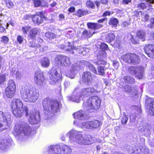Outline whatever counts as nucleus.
Masks as SVG:
<instances>
[{"mask_svg":"<svg viewBox=\"0 0 154 154\" xmlns=\"http://www.w3.org/2000/svg\"><path fill=\"white\" fill-rule=\"evenodd\" d=\"M122 26L123 28L128 27V23L126 22H123L122 23Z\"/></svg>","mask_w":154,"mask_h":154,"instance_id":"obj_64","label":"nucleus"},{"mask_svg":"<svg viewBox=\"0 0 154 154\" xmlns=\"http://www.w3.org/2000/svg\"><path fill=\"white\" fill-rule=\"evenodd\" d=\"M29 116V121L31 124H37L41 120L39 113L38 111L30 112Z\"/></svg>","mask_w":154,"mask_h":154,"instance_id":"obj_11","label":"nucleus"},{"mask_svg":"<svg viewBox=\"0 0 154 154\" xmlns=\"http://www.w3.org/2000/svg\"><path fill=\"white\" fill-rule=\"evenodd\" d=\"M10 118L11 115L8 112H6L4 113L0 111V122H5L7 121L8 124L11 122ZM6 128L4 127L2 124L0 123V132Z\"/></svg>","mask_w":154,"mask_h":154,"instance_id":"obj_10","label":"nucleus"},{"mask_svg":"<svg viewBox=\"0 0 154 154\" xmlns=\"http://www.w3.org/2000/svg\"><path fill=\"white\" fill-rule=\"evenodd\" d=\"M60 146L58 145H51L48 146L46 152L47 154H60Z\"/></svg>","mask_w":154,"mask_h":154,"instance_id":"obj_18","label":"nucleus"},{"mask_svg":"<svg viewBox=\"0 0 154 154\" xmlns=\"http://www.w3.org/2000/svg\"><path fill=\"white\" fill-rule=\"evenodd\" d=\"M6 6L9 8H12L14 6L13 2L9 0H5Z\"/></svg>","mask_w":154,"mask_h":154,"instance_id":"obj_47","label":"nucleus"},{"mask_svg":"<svg viewBox=\"0 0 154 154\" xmlns=\"http://www.w3.org/2000/svg\"><path fill=\"white\" fill-rule=\"evenodd\" d=\"M131 63L134 64H137L140 61L138 56L134 54H131Z\"/></svg>","mask_w":154,"mask_h":154,"instance_id":"obj_31","label":"nucleus"},{"mask_svg":"<svg viewBox=\"0 0 154 154\" xmlns=\"http://www.w3.org/2000/svg\"><path fill=\"white\" fill-rule=\"evenodd\" d=\"M84 63L88 67V69L91 70L94 73L96 74H97V71L95 69L94 66L91 64L88 61H85Z\"/></svg>","mask_w":154,"mask_h":154,"instance_id":"obj_38","label":"nucleus"},{"mask_svg":"<svg viewBox=\"0 0 154 154\" xmlns=\"http://www.w3.org/2000/svg\"><path fill=\"white\" fill-rule=\"evenodd\" d=\"M94 33V31H92L91 30L88 31L85 30L82 32V37L83 38H89Z\"/></svg>","mask_w":154,"mask_h":154,"instance_id":"obj_35","label":"nucleus"},{"mask_svg":"<svg viewBox=\"0 0 154 154\" xmlns=\"http://www.w3.org/2000/svg\"><path fill=\"white\" fill-rule=\"evenodd\" d=\"M34 5L35 7H45L47 4L46 2L44 0H35L34 1Z\"/></svg>","mask_w":154,"mask_h":154,"instance_id":"obj_32","label":"nucleus"},{"mask_svg":"<svg viewBox=\"0 0 154 154\" xmlns=\"http://www.w3.org/2000/svg\"><path fill=\"white\" fill-rule=\"evenodd\" d=\"M131 0H123L122 3L123 5H127L131 2Z\"/></svg>","mask_w":154,"mask_h":154,"instance_id":"obj_61","label":"nucleus"},{"mask_svg":"<svg viewBox=\"0 0 154 154\" xmlns=\"http://www.w3.org/2000/svg\"><path fill=\"white\" fill-rule=\"evenodd\" d=\"M124 80L125 82L130 84H132L134 82V79L130 76H126L124 78Z\"/></svg>","mask_w":154,"mask_h":154,"instance_id":"obj_42","label":"nucleus"},{"mask_svg":"<svg viewBox=\"0 0 154 154\" xmlns=\"http://www.w3.org/2000/svg\"><path fill=\"white\" fill-rule=\"evenodd\" d=\"M87 25L88 27L91 30H90L91 31L92 30L93 31H94L95 29H97L100 28H101L102 26V25L101 24L95 23H87Z\"/></svg>","mask_w":154,"mask_h":154,"instance_id":"obj_27","label":"nucleus"},{"mask_svg":"<svg viewBox=\"0 0 154 154\" xmlns=\"http://www.w3.org/2000/svg\"><path fill=\"white\" fill-rule=\"evenodd\" d=\"M70 44L69 42H68L65 46L63 45H59V48L61 49L65 50L66 51H68L70 54H73L74 52L73 51H71V49L69 47H72L70 45Z\"/></svg>","mask_w":154,"mask_h":154,"instance_id":"obj_33","label":"nucleus"},{"mask_svg":"<svg viewBox=\"0 0 154 154\" xmlns=\"http://www.w3.org/2000/svg\"><path fill=\"white\" fill-rule=\"evenodd\" d=\"M132 54L131 53H128L125 55H123L121 56V59L125 62L131 63V56Z\"/></svg>","mask_w":154,"mask_h":154,"instance_id":"obj_34","label":"nucleus"},{"mask_svg":"<svg viewBox=\"0 0 154 154\" xmlns=\"http://www.w3.org/2000/svg\"><path fill=\"white\" fill-rule=\"evenodd\" d=\"M30 34L32 38H34L35 35L37 34L38 32V30L35 28H33L30 29Z\"/></svg>","mask_w":154,"mask_h":154,"instance_id":"obj_46","label":"nucleus"},{"mask_svg":"<svg viewBox=\"0 0 154 154\" xmlns=\"http://www.w3.org/2000/svg\"><path fill=\"white\" fill-rule=\"evenodd\" d=\"M17 71V70L16 68L15 67L13 68L11 70V74L13 75H15Z\"/></svg>","mask_w":154,"mask_h":154,"instance_id":"obj_60","label":"nucleus"},{"mask_svg":"<svg viewBox=\"0 0 154 154\" xmlns=\"http://www.w3.org/2000/svg\"><path fill=\"white\" fill-rule=\"evenodd\" d=\"M31 133V128L29 124L23 121L20 122L15 125L13 132L17 139L22 140L29 137Z\"/></svg>","mask_w":154,"mask_h":154,"instance_id":"obj_2","label":"nucleus"},{"mask_svg":"<svg viewBox=\"0 0 154 154\" xmlns=\"http://www.w3.org/2000/svg\"><path fill=\"white\" fill-rule=\"evenodd\" d=\"M146 112L149 115L154 116V102L152 101L151 98H149L146 100Z\"/></svg>","mask_w":154,"mask_h":154,"instance_id":"obj_16","label":"nucleus"},{"mask_svg":"<svg viewBox=\"0 0 154 154\" xmlns=\"http://www.w3.org/2000/svg\"><path fill=\"white\" fill-rule=\"evenodd\" d=\"M16 90L6 88L5 96L8 98H12L14 95Z\"/></svg>","mask_w":154,"mask_h":154,"instance_id":"obj_29","label":"nucleus"},{"mask_svg":"<svg viewBox=\"0 0 154 154\" xmlns=\"http://www.w3.org/2000/svg\"><path fill=\"white\" fill-rule=\"evenodd\" d=\"M86 4L87 7L91 8H94L95 6L93 2L90 0L86 2Z\"/></svg>","mask_w":154,"mask_h":154,"instance_id":"obj_51","label":"nucleus"},{"mask_svg":"<svg viewBox=\"0 0 154 154\" xmlns=\"http://www.w3.org/2000/svg\"><path fill=\"white\" fill-rule=\"evenodd\" d=\"M60 154H69L71 152V148L65 145L60 146Z\"/></svg>","mask_w":154,"mask_h":154,"instance_id":"obj_25","label":"nucleus"},{"mask_svg":"<svg viewBox=\"0 0 154 154\" xmlns=\"http://www.w3.org/2000/svg\"><path fill=\"white\" fill-rule=\"evenodd\" d=\"M39 14L32 16V20L35 23L39 24L42 23L43 19L47 20V18L45 16L42 12H40Z\"/></svg>","mask_w":154,"mask_h":154,"instance_id":"obj_17","label":"nucleus"},{"mask_svg":"<svg viewBox=\"0 0 154 154\" xmlns=\"http://www.w3.org/2000/svg\"><path fill=\"white\" fill-rule=\"evenodd\" d=\"M23 38L22 36L18 35L17 38V40L20 44H21L23 42Z\"/></svg>","mask_w":154,"mask_h":154,"instance_id":"obj_59","label":"nucleus"},{"mask_svg":"<svg viewBox=\"0 0 154 154\" xmlns=\"http://www.w3.org/2000/svg\"><path fill=\"white\" fill-rule=\"evenodd\" d=\"M112 64L115 69H118L119 63L118 61L116 60H113L112 61Z\"/></svg>","mask_w":154,"mask_h":154,"instance_id":"obj_56","label":"nucleus"},{"mask_svg":"<svg viewBox=\"0 0 154 154\" xmlns=\"http://www.w3.org/2000/svg\"><path fill=\"white\" fill-rule=\"evenodd\" d=\"M147 3H139L137 5V7L140 9H144L146 7Z\"/></svg>","mask_w":154,"mask_h":154,"instance_id":"obj_49","label":"nucleus"},{"mask_svg":"<svg viewBox=\"0 0 154 154\" xmlns=\"http://www.w3.org/2000/svg\"><path fill=\"white\" fill-rule=\"evenodd\" d=\"M131 41L133 44H137L138 43V41L133 36L131 35Z\"/></svg>","mask_w":154,"mask_h":154,"instance_id":"obj_58","label":"nucleus"},{"mask_svg":"<svg viewBox=\"0 0 154 154\" xmlns=\"http://www.w3.org/2000/svg\"><path fill=\"white\" fill-rule=\"evenodd\" d=\"M82 78L83 81L88 84L90 83L92 79L91 74L88 72H84Z\"/></svg>","mask_w":154,"mask_h":154,"instance_id":"obj_23","label":"nucleus"},{"mask_svg":"<svg viewBox=\"0 0 154 154\" xmlns=\"http://www.w3.org/2000/svg\"><path fill=\"white\" fill-rule=\"evenodd\" d=\"M100 47L102 50L103 51L106 50L108 48V45L104 43H102L101 44Z\"/></svg>","mask_w":154,"mask_h":154,"instance_id":"obj_53","label":"nucleus"},{"mask_svg":"<svg viewBox=\"0 0 154 154\" xmlns=\"http://www.w3.org/2000/svg\"><path fill=\"white\" fill-rule=\"evenodd\" d=\"M67 135L69 137V140L73 144L76 143L80 145H88L91 143L88 138L83 137L82 132L72 130L69 132Z\"/></svg>","mask_w":154,"mask_h":154,"instance_id":"obj_5","label":"nucleus"},{"mask_svg":"<svg viewBox=\"0 0 154 154\" xmlns=\"http://www.w3.org/2000/svg\"><path fill=\"white\" fill-rule=\"evenodd\" d=\"M8 139H0V152H4L7 150L9 145Z\"/></svg>","mask_w":154,"mask_h":154,"instance_id":"obj_22","label":"nucleus"},{"mask_svg":"<svg viewBox=\"0 0 154 154\" xmlns=\"http://www.w3.org/2000/svg\"><path fill=\"white\" fill-rule=\"evenodd\" d=\"M40 63L42 66L45 68L48 67L50 64L49 59L46 57H44L41 59Z\"/></svg>","mask_w":154,"mask_h":154,"instance_id":"obj_30","label":"nucleus"},{"mask_svg":"<svg viewBox=\"0 0 154 154\" xmlns=\"http://www.w3.org/2000/svg\"><path fill=\"white\" fill-rule=\"evenodd\" d=\"M55 61L58 64L61 65L65 67H69L70 73H68L66 75L68 77L71 79L74 78L76 74V70L78 69L79 67L76 66V64H73L70 66L71 63L69 57L62 55H59L56 57Z\"/></svg>","mask_w":154,"mask_h":154,"instance_id":"obj_4","label":"nucleus"},{"mask_svg":"<svg viewBox=\"0 0 154 154\" xmlns=\"http://www.w3.org/2000/svg\"><path fill=\"white\" fill-rule=\"evenodd\" d=\"M42 105L44 109V118L46 120L50 119L55 113L59 110L58 103L49 97L43 100Z\"/></svg>","mask_w":154,"mask_h":154,"instance_id":"obj_1","label":"nucleus"},{"mask_svg":"<svg viewBox=\"0 0 154 154\" xmlns=\"http://www.w3.org/2000/svg\"><path fill=\"white\" fill-rule=\"evenodd\" d=\"M45 36L48 38L50 39H54L56 37H59V35H56L54 33L51 32H48L45 33Z\"/></svg>","mask_w":154,"mask_h":154,"instance_id":"obj_40","label":"nucleus"},{"mask_svg":"<svg viewBox=\"0 0 154 154\" xmlns=\"http://www.w3.org/2000/svg\"><path fill=\"white\" fill-rule=\"evenodd\" d=\"M20 92L21 98L26 102H35L39 96L38 90L26 85L22 86Z\"/></svg>","mask_w":154,"mask_h":154,"instance_id":"obj_3","label":"nucleus"},{"mask_svg":"<svg viewBox=\"0 0 154 154\" xmlns=\"http://www.w3.org/2000/svg\"><path fill=\"white\" fill-rule=\"evenodd\" d=\"M101 103L100 99L97 96L91 97L83 103V108L89 112H92L99 108Z\"/></svg>","mask_w":154,"mask_h":154,"instance_id":"obj_7","label":"nucleus"},{"mask_svg":"<svg viewBox=\"0 0 154 154\" xmlns=\"http://www.w3.org/2000/svg\"><path fill=\"white\" fill-rule=\"evenodd\" d=\"M11 106L13 114L17 117L22 116L24 114L26 116H28V109L27 107L23 106L20 100L14 98L11 103Z\"/></svg>","mask_w":154,"mask_h":154,"instance_id":"obj_6","label":"nucleus"},{"mask_svg":"<svg viewBox=\"0 0 154 154\" xmlns=\"http://www.w3.org/2000/svg\"><path fill=\"white\" fill-rule=\"evenodd\" d=\"M135 116L132 115L130 116V120L131 122H134L136 119Z\"/></svg>","mask_w":154,"mask_h":154,"instance_id":"obj_63","label":"nucleus"},{"mask_svg":"<svg viewBox=\"0 0 154 154\" xmlns=\"http://www.w3.org/2000/svg\"><path fill=\"white\" fill-rule=\"evenodd\" d=\"M98 92V91L95 90L93 88L90 87L82 89L79 93L81 96H82V97L83 99L85 97L96 94Z\"/></svg>","mask_w":154,"mask_h":154,"instance_id":"obj_15","label":"nucleus"},{"mask_svg":"<svg viewBox=\"0 0 154 154\" xmlns=\"http://www.w3.org/2000/svg\"><path fill=\"white\" fill-rule=\"evenodd\" d=\"M118 23V20L114 18H111L109 22V24L112 26V27H115L117 26Z\"/></svg>","mask_w":154,"mask_h":154,"instance_id":"obj_41","label":"nucleus"},{"mask_svg":"<svg viewBox=\"0 0 154 154\" xmlns=\"http://www.w3.org/2000/svg\"><path fill=\"white\" fill-rule=\"evenodd\" d=\"M6 88L16 90V86L13 80H9L8 83V86Z\"/></svg>","mask_w":154,"mask_h":154,"instance_id":"obj_39","label":"nucleus"},{"mask_svg":"<svg viewBox=\"0 0 154 154\" xmlns=\"http://www.w3.org/2000/svg\"><path fill=\"white\" fill-rule=\"evenodd\" d=\"M148 149H146L143 152V150L140 149L137 147L135 145H133L129 148V151L130 153H135V154H147L148 152H147Z\"/></svg>","mask_w":154,"mask_h":154,"instance_id":"obj_21","label":"nucleus"},{"mask_svg":"<svg viewBox=\"0 0 154 154\" xmlns=\"http://www.w3.org/2000/svg\"><path fill=\"white\" fill-rule=\"evenodd\" d=\"M69 48H70L71 49V51H73L74 53V50H76L77 52L79 53H82L83 54H85V51H86L88 52H89V49L88 48H83L82 46H80L79 48H77L76 47L72 46L69 47Z\"/></svg>","mask_w":154,"mask_h":154,"instance_id":"obj_26","label":"nucleus"},{"mask_svg":"<svg viewBox=\"0 0 154 154\" xmlns=\"http://www.w3.org/2000/svg\"><path fill=\"white\" fill-rule=\"evenodd\" d=\"M35 83L40 86H43L45 83V81L43 73L40 71L36 72L35 75Z\"/></svg>","mask_w":154,"mask_h":154,"instance_id":"obj_13","label":"nucleus"},{"mask_svg":"<svg viewBox=\"0 0 154 154\" xmlns=\"http://www.w3.org/2000/svg\"><path fill=\"white\" fill-rule=\"evenodd\" d=\"M49 73L50 79L51 81L50 82L51 84H55L60 78V76L58 74L57 71L54 68H52Z\"/></svg>","mask_w":154,"mask_h":154,"instance_id":"obj_14","label":"nucleus"},{"mask_svg":"<svg viewBox=\"0 0 154 154\" xmlns=\"http://www.w3.org/2000/svg\"><path fill=\"white\" fill-rule=\"evenodd\" d=\"M151 74L149 75L150 79L154 78V65L151 66Z\"/></svg>","mask_w":154,"mask_h":154,"instance_id":"obj_55","label":"nucleus"},{"mask_svg":"<svg viewBox=\"0 0 154 154\" xmlns=\"http://www.w3.org/2000/svg\"><path fill=\"white\" fill-rule=\"evenodd\" d=\"M115 38V35L112 33H109L106 35V42L109 43L113 41Z\"/></svg>","mask_w":154,"mask_h":154,"instance_id":"obj_37","label":"nucleus"},{"mask_svg":"<svg viewBox=\"0 0 154 154\" xmlns=\"http://www.w3.org/2000/svg\"><path fill=\"white\" fill-rule=\"evenodd\" d=\"M97 75H99L101 76H103L105 75L104 69L103 67L102 66H98L97 68Z\"/></svg>","mask_w":154,"mask_h":154,"instance_id":"obj_44","label":"nucleus"},{"mask_svg":"<svg viewBox=\"0 0 154 154\" xmlns=\"http://www.w3.org/2000/svg\"><path fill=\"white\" fill-rule=\"evenodd\" d=\"M140 14L142 16V20L143 22H146L149 20V16L147 14H145L144 13H143L141 11L139 12V14Z\"/></svg>","mask_w":154,"mask_h":154,"instance_id":"obj_43","label":"nucleus"},{"mask_svg":"<svg viewBox=\"0 0 154 154\" xmlns=\"http://www.w3.org/2000/svg\"><path fill=\"white\" fill-rule=\"evenodd\" d=\"M137 37L141 39L143 41L145 40L146 38V32L142 30L138 31L137 32Z\"/></svg>","mask_w":154,"mask_h":154,"instance_id":"obj_36","label":"nucleus"},{"mask_svg":"<svg viewBox=\"0 0 154 154\" xmlns=\"http://www.w3.org/2000/svg\"><path fill=\"white\" fill-rule=\"evenodd\" d=\"M85 112L83 110H80L73 114L74 118L78 120H83L85 118L84 115Z\"/></svg>","mask_w":154,"mask_h":154,"instance_id":"obj_24","label":"nucleus"},{"mask_svg":"<svg viewBox=\"0 0 154 154\" xmlns=\"http://www.w3.org/2000/svg\"><path fill=\"white\" fill-rule=\"evenodd\" d=\"M84 11L81 9L79 10L76 13V15L79 17L83 16L84 15Z\"/></svg>","mask_w":154,"mask_h":154,"instance_id":"obj_57","label":"nucleus"},{"mask_svg":"<svg viewBox=\"0 0 154 154\" xmlns=\"http://www.w3.org/2000/svg\"><path fill=\"white\" fill-rule=\"evenodd\" d=\"M106 54L104 51H100L99 55H97L98 60L97 62H95L97 65H104L106 63L105 59L106 57Z\"/></svg>","mask_w":154,"mask_h":154,"instance_id":"obj_20","label":"nucleus"},{"mask_svg":"<svg viewBox=\"0 0 154 154\" xmlns=\"http://www.w3.org/2000/svg\"><path fill=\"white\" fill-rule=\"evenodd\" d=\"M15 75H16V77L18 79L20 78L22 76L21 73L19 72L18 71L16 72Z\"/></svg>","mask_w":154,"mask_h":154,"instance_id":"obj_62","label":"nucleus"},{"mask_svg":"<svg viewBox=\"0 0 154 154\" xmlns=\"http://www.w3.org/2000/svg\"><path fill=\"white\" fill-rule=\"evenodd\" d=\"M6 77L4 75H0V85L3 84L6 81Z\"/></svg>","mask_w":154,"mask_h":154,"instance_id":"obj_50","label":"nucleus"},{"mask_svg":"<svg viewBox=\"0 0 154 154\" xmlns=\"http://www.w3.org/2000/svg\"><path fill=\"white\" fill-rule=\"evenodd\" d=\"M79 88H75L74 89L72 96L67 97L68 100L79 103L81 100L83 99L82 96H81L79 92H78L79 91Z\"/></svg>","mask_w":154,"mask_h":154,"instance_id":"obj_12","label":"nucleus"},{"mask_svg":"<svg viewBox=\"0 0 154 154\" xmlns=\"http://www.w3.org/2000/svg\"><path fill=\"white\" fill-rule=\"evenodd\" d=\"M138 128L140 131H145L148 133H149L148 125L146 123L143 124V123H141Z\"/></svg>","mask_w":154,"mask_h":154,"instance_id":"obj_28","label":"nucleus"},{"mask_svg":"<svg viewBox=\"0 0 154 154\" xmlns=\"http://www.w3.org/2000/svg\"><path fill=\"white\" fill-rule=\"evenodd\" d=\"M144 70V68L141 66H131L128 69L129 73L139 79L142 78Z\"/></svg>","mask_w":154,"mask_h":154,"instance_id":"obj_9","label":"nucleus"},{"mask_svg":"<svg viewBox=\"0 0 154 154\" xmlns=\"http://www.w3.org/2000/svg\"><path fill=\"white\" fill-rule=\"evenodd\" d=\"M9 41L8 38L5 36H2L1 38V41L4 44L7 43Z\"/></svg>","mask_w":154,"mask_h":154,"instance_id":"obj_54","label":"nucleus"},{"mask_svg":"<svg viewBox=\"0 0 154 154\" xmlns=\"http://www.w3.org/2000/svg\"><path fill=\"white\" fill-rule=\"evenodd\" d=\"M144 50L146 54L152 58H154V45L146 44L144 47Z\"/></svg>","mask_w":154,"mask_h":154,"instance_id":"obj_19","label":"nucleus"},{"mask_svg":"<svg viewBox=\"0 0 154 154\" xmlns=\"http://www.w3.org/2000/svg\"><path fill=\"white\" fill-rule=\"evenodd\" d=\"M73 124L85 131L97 128L102 124L101 122L96 120L82 123H80L78 120H75L74 121Z\"/></svg>","mask_w":154,"mask_h":154,"instance_id":"obj_8","label":"nucleus"},{"mask_svg":"<svg viewBox=\"0 0 154 154\" xmlns=\"http://www.w3.org/2000/svg\"><path fill=\"white\" fill-rule=\"evenodd\" d=\"M150 24L147 25V27L151 29H152L154 27V18H151L150 19Z\"/></svg>","mask_w":154,"mask_h":154,"instance_id":"obj_48","label":"nucleus"},{"mask_svg":"<svg viewBox=\"0 0 154 154\" xmlns=\"http://www.w3.org/2000/svg\"><path fill=\"white\" fill-rule=\"evenodd\" d=\"M128 120V116L126 115H124L121 121L122 123L124 125H125L126 124Z\"/></svg>","mask_w":154,"mask_h":154,"instance_id":"obj_52","label":"nucleus"},{"mask_svg":"<svg viewBox=\"0 0 154 154\" xmlns=\"http://www.w3.org/2000/svg\"><path fill=\"white\" fill-rule=\"evenodd\" d=\"M31 28V27L30 26H25L23 27L21 29L23 34L26 35L27 34V32L30 30Z\"/></svg>","mask_w":154,"mask_h":154,"instance_id":"obj_45","label":"nucleus"}]
</instances>
